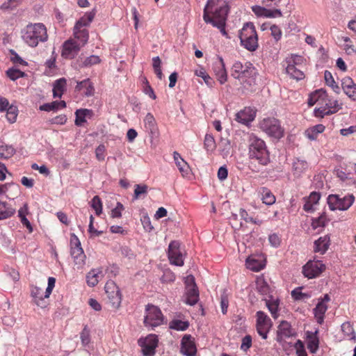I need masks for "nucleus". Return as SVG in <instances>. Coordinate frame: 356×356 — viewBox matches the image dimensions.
I'll list each match as a JSON object with an SVG mask.
<instances>
[{
    "label": "nucleus",
    "mask_w": 356,
    "mask_h": 356,
    "mask_svg": "<svg viewBox=\"0 0 356 356\" xmlns=\"http://www.w3.org/2000/svg\"><path fill=\"white\" fill-rule=\"evenodd\" d=\"M81 45L72 40L65 41L63 45L61 56L67 59L74 58L79 51Z\"/></svg>",
    "instance_id": "nucleus-16"
},
{
    "label": "nucleus",
    "mask_w": 356,
    "mask_h": 356,
    "mask_svg": "<svg viewBox=\"0 0 356 356\" xmlns=\"http://www.w3.org/2000/svg\"><path fill=\"white\" fill-rule=\"evenodd\" d=\"M6 74L13 81L23 77L25 75L24 72L15 68L8 69L6 72Z\"/></svg>",
    "instance_id": "nucleus-52"
},
{
    "label": "nucleus",
    "mask_w": 356,
    "mask_h": 356,
    "mask_svg": "<svg viewBox=\"0 0 356 356\" xmlns=\"http://www.w3.org/2000/svg\"><path fill=\"white\" fill-rule=\"evenodd\" d=\"M228 12V3L225 0H209L204 8L203 19L226 35L225 26Z\"/></svg>",
    "instance_id": "nucleus-1"
},
{
    "label": "nucleus",
    "mask_w": 356,
    "mask_h": 356,
    "mask_svg": "<svg viewBox=\"0 0 356 356\" xmlns=\"http://www.w3.org/2000/svg\"><path fill=\"white\" fill-rule=\"evenodd\" d=\"M280 300L277 298L270 296L268 299L266 300V305L268 308L273 318H277V312L278 309Z\"/></svg>",
    "instance_id": "nucleus-41"
},
{
    "label": "nucleus",
    "mask_w": 356,
    "mask_h": 356,
    "mask_svg": "<svg viewBox=\"0 0 356 356\" xmlns=\"http://www.w3.org/2000/svg\"><path fill=\"white\" fill-rule=\"evenodd\" d=\"M109 303L113 308H118L121 303L120 291H106Z\"/></svg>",
    "instance_id": "nucleus-34"
},
{
    "label": "nucleus",
    "mask_w": 356,
    "mask_h": 356,
    "mask_svg": "<svg viewBox=\"0 0 356 356\" xmlns=\"http://www.w3.org/2000/svg\"><path fill=\"white\" fill-rule=\"evenodd\" d=\"M179 248V242L177 241H172L168 246V259L172 264L182 266L184 265V259Z\"/></svg>",
    "instance_id": "nucleus-13"
},
{
    "label": "nucleus",
    "mask_w": 356,
    "mask_h": 356,
    "mask_svg": "<svg viewBox=\"0 0 356 356\" xmlns=\"http://www.w3.org/2000/svg\"><path fill=\"white\" fill-rule=\"evenodd\" d=\"M326 97H327V94L325 90L323 89L316 90L310 94L307 102L308 105L312 106L316 103L323 104Z\"/></svg>",
    "instance_id": "nucleus-25"
},
{
    "label": "nucleus",
    "mask_w": 356,
    "mask_h": 356,
    "mask_svg": "<svg viewBox=\"0 0 356 356\" xmlns=\"http://www.w3.org/2000/svg\"><path fill=\"white\" fill-rule=\"evenodd\" d=\"M249 157L252 160L257 161L263 165H267L270 161L269 153L265 142L256 136H251L250 138Z\"/></svg>",
    "instance_id": "nucleus-3"
},
{
    "label": "nucleus",
    "mask_w": 356,
    "mask_h": 356,
    "mask_svg": "<svg viewBox=\"0 0 356 356\" xmlns=\"http://www.w3.org/2000/svg\"><path fill=\"white\" fill-rule=\"evenodd\" d=\"M291 296L296 300H302L309 298L310 295L302 291H291Z\"/></svg>",
    "instance_id": "nucleus-58"
},
{
    "label": "nucleus",
    "mask_w": 356,
    "mask_h": 356,
    "mask_svg": "<svg viewBox=\"0 0 356 356\" xmlns=\"http://www.w3.org/2000/svg\"><path fill=\"white\" fill-rule=\"evenodd\" d=\"M204 148L207 151H213L216 148L215 140L212 135L206 134L204 140Z\"/></svg>",
    "instance_id": "nucleus-48"
},
{
    "label": "nucleus",
    "mask_w": 356,
    "mask_h": 356,
    "mask_svg": "<svg viewBox=\"0 0 356 356\" xmlns=\"http://www.w3.org/2000/svg\"><path fill=\"white\" fill-rule=\"evenodd\" d=\"M95 13L92 10L89 13H86L81 18H80L76 23L75 26L76 29L83 28L90 24V23L93 20L95 17Z\"/></svg>",
    "instance_id": "nucleus-39"
},
{
    "label": "nucleus",
    "mask_w": 356,
    "mask_h": 356,
    "mask_svg": "<svg viewBox=\"0 0 356 356\" xmlns=\"http://www.w3.org/2000/svg\"><path fill=\"white\" fill-rule=\"evenodd\" d=\"M106 147L104 145H99L95 149V156L98 161H102L105 159Z\"/></svg>",
    "instance_id": "nucleus-59"
},
{
    "label": "nucleus",
    "mask_w": 356,
    "mask_h": 356,
    "mask_svg": "<svg viewBox=\"0 0 356 356\" xmlns=\"http://www.w3.org/2000/svg\"><path fill=\"white\" fill-rule=\"evenodd\" d=\"M67 81L65 78H60L53 84V96L54 98H60L66 90Z\"/></svg>",
    "instance_id": "nucleus-32"
},
{
    "label": "nucleus",
    "mask_w": 356,
    "mask_h": 356,
    "mask_svg": "<svg viewBox=\"0 0 356 356\" xmlns=\"http://www.w3.org/2000/svg\"><path fill=\"white\" fill-rule=\"evenodd\" d=\"M256 289H269V284L268 281L264 278V276L258 277L256 279Z\"/></svg>",
    "instance_id": "nucleus-54"
},
{
    "label": "nucleus",
    "mask_w": 356,
    "mask_h": 356,
    "mask_svg": "<svg viewBox=\"0 0 356 356\" xmlns=\"http://www.w3.org/2000/svg\"><path fill=\"white\" fill-rule=\"evenodd\" d=\"M199 300L198 291H188L184 296V302L189 305H195Z\"/></svg>",
    "instance_id": "nucleus-43"
},
{
    "label": "nucleus",
    "mask_w": 356,
    "mask_h": 356,
    "mask_svg": "<svg viewBox=\"0 0 356 356\" xmlns=\"http://www.w3.org/2000/svg\"><path fill=\"white\" fill-rule=\"evenodd\" d=\"M256 316L257 332L263 339H267L268 333L272 325L271 320L261 311L257 312Z\"/></svg>",
    "instance_id": "nucleus-11"
},
{
    "label": "nucleus",
    "mask_w": 356,
    "mask_h": 356,
    "mask_svg": "<svg viewBox=\"0 0 356 356\" xmlns=\"http://www.w3.org/2000/svg\"><path fill=\"white\" fill-rule=\"evenodd\" d=\"M71 256L72 257L76 265L82 266L85 263L86 254L81 245V242L78 237L74 234H71Z\"/></svg>",
    "instance_id": "nucleus-9"
},
{
    "label": "nucleus",
    "mask_w": 356,
    "mask_h": 356,
    "mask_svg": "<svg viewBox=\"0 0 356 356\" xmlns=\"http://www.w3.org/2000/svg\"><path fill=\"white\" fill-rule=\"evenodd\" d=\"M325 270V265L320 260L309 261L302 267V273L309 279L319 276Z\"/></svg>",
    "instance_id": "nucleus-10"
},
{
    "label": "nucleus",
    "mask_w": 356,
    "mask_h": 356,
    "mask_svg": "<svg viewBox=\"0 0 356 356\" xmlns=\"http://www.w3.org/2000/svg\"><path fill=\"white\" fill-rule=\"evenodd\" d=\"M91 207L95 211L97 215H99L102 211V201L98 195H95L91 201Z\"/></svg>",
    "instance_id": "nucleus-49"
},
{
    "label": "nucleus",
    "mask_w": 356,
    "mask_h": 356,
    "mask_svg": "<svg viewBox=\"0 0 356 356\" xmlns=\"http://www.w3.org/2000/svg\"><path fill=\"white\" fill-rule=\"evenodd\" d=\"M262 201L267 205H272L275 202V197L270 191L265 188L263 191Z\"/></svg>",
    "instance_id": "nucleus-47"
},
{
    "label": "nucleus",
    "mask_w": 356,
    "mask_h": 356,
    "mask_svg": "<svg viewBox=\"0 0 356 356\" xmlns=\"http://www.w3.org/2000/svg\"><path fill=\"white\" fill-rule=\"evenodd\" d=\"M245 265L248 269L258 272L265 267V258L261 254L250 255L246 259Z\"/></svg>",
    "instance_id": "nucleus-17"
},
{
    "label": "nucleus",
    "mask_w": 356,
    "mask_h": 356,
    "mask_svg": "<svg viewBox=\"0 0 356 356\" xmlns=\"http://www.w3.org/2000/svg\"><path fill=\"white\" fill-rule=\"evenodd\" d=\"M101 62V59L98 56L91 55L84 59L82 63L80 65L81 67H90L94 65L99 64Z\"/></svg>",
    "instance_id": "nucleus-46"
},
{
    "label": "nucleus",
    "mask_w": 356,
    "mask_h": 356,
    "mask_svg": "<svg viewBox=\"0 0 356 356\" xmlns=\"http://www.w3.org/2000/svg\"><path fill=\"white\" fill-rule=\"evenodd\" d=\"M181 352L186 356H195L196 347L190 334H185L181 339Z\"/></svg>",
    "instance_id": "nucleus-20"
},
{
    "label": "nucleus",
    "mask_w": 356,
    "mask_h": 356,
    "mask_svg": "<svg viewBox=\"0 0 356 356\" xmlns=\"http://www.w3.org/2000/svg\"><path fill=\"white\" fill-rule=\"evenodd\" d=\"M341 330L347 339L356 341V334L349 322H345L341 325Z\"/></svg>",
    "instance_id": "nucleus-42"
},
{
    "label": "nucleus",
    "mask_w": 356,
    "mask_h": 356,
    "mask_svg": "<svg viewBox=\"0 0 356 356\" xmlns=\"http://www.w3.org/2000/svg\"><path fill=\"white\" fill-rule=\"evenodd\" d=\"M189 326L187 321L173 320L170 323V328L177 331H184Z\"/></svg>",
    "instance_id": "nucleus-45"
},
{
    "label": "nucleus",
    "mask_w": 356,
    "mask_h": 356,
    "mask_svg": "<svg viewBox=\"0 0 356 356\" xmlns=\"http://www.w3.org/2000/svg\"><path fill=\"white\" fill-rule=\"evenodd\" d=\"M355 197L353 195H348L340 197L339 195H330L327 198V204L330 210L337 209L345 211L349 209L353 204Z\"/></svg>",
    "instance_id": "nucleus-5"
},
{
    "label": "nucleus",
    "mask_w": 356,
    "mask_h": 356,
    "mask_svg": "<svg viewBox=\"0 0 356 356\" xmlns=\"http://www.w3.org/2000/svg\"><path fill=\"white\" fill-rule=\"evenodd\" d=\"M256 74V70L250 63L243 65L239 61H236L231 69V76L238 79L241 83H248L251 85L253 76Z\"/></svg>",
    "instance_id": "nucleus-4"
},
{
    "label": "nucleus",
    "mask_w": 356,
    "mask_h": 356,
    "mask_svg": "<svg viewBox=\"0 0 356 356\" xmlns=\"http://www.w3.org/2000/svg\"><path fill=\"white\" fill-rule=\"evenodd\" d=\"M260 128L268 136L275 138H280L284 134L278 120L275 118H266L260 122Z\"/></svg>",
    "instance_id": "nucleus-7"
},
{
    "label": "nucleus",
    "mask_w": 356,
    "mask_h": 356,
    "mask_svg": "<svg viewBox=\"0 0 356 356\" xmlns=\"http://www.w3.org/2000/svg\"><path fill=\"white\" fill-rule=\"evenodd\" d=\"M148 186L145 184H136L134 189V199H138L142 195L147 193Z\"/></svg>",
    "instance_id": "nucleus-50"
},
{
    "label": "nucleus",
    "mask_w": 356,
    "mask_h": 356,
    "mask_svg": "<svg viewBox=\"0 0 356 356\" xmlns=\"http://www.w3.org/2000/svg\"><path fill=\"white\" fill-rule=\"evenodd\" d=\"M22 38L29 46L35 47L47 40V29L42 23L29 24L22 31Z\"/></svg>",
    "instance_id": "nucleus-2"
},
{
    "label": "nucleus",
    "mask_w": 356,
    "mask_h": 356,
    "mask_svg": "<svg viewBox=\"0 0 356 356\" xmlns=\"http://www.w3.org/2000/svg\"><path fill=\"white\" fill-rule=\"evenodd\" d=\"M293 335L291 325L287 321H282L277 329V339L282 340L284 338L290 337Z\"/></svg>",
    "instance_id": "nucleus-29"
},
{
    "label": "nucleus",
    "mask_w": 356,
    "mask_h": 356,
    "mask_svg": "<svg viewBox=\"0 0 356 356\" xmlns=\"http://www.w3.org/2000/svg\"><path fill=\"white\" fill-rule=\"evenodd\" d=\"M296 348L297 356H307V354L304 348L303 343L301 341L298 340L295 345Z\"/></svg>",
    "instance_id": "nucleus-64"
},
{
    "label": "nucleus",
    "mask_w": 356,
    "mask_h": 356,
    "mask_svg": "<svg viewBox=\"0 0 356 356\" xmlns=\"http://www.w3.org/2000/svg\"><path fill=\"white\" fill-rule=\"evenodd\" d=\"M103 273L100 268L92 269L87 275L86 280L90 287H94L102 278Z\"/></svg>",
    "instance_id": "nucleus-28"
},
{
    "label": "nucleus",
    "mask_w": 356,
    "mask_h": 356,
    "mask_svg": "<svg viewBox=\"0 0 356 356\" xmlns=\"http://www.w3.org/2000/svg\"><path fill=\"white\" fill-rule=\"evenodd\" d=\"M252 338L250 335L245 336L242 339V343L241 345V349L246 351L251 347Z\"/></svg>",
    "instance_id": "nucleus-62"
},
{
    "label": "nucleus",
    "mask_w": 356,
    "mask_h": 356,
    "mask_svg": "<svg viewBox=\"0 0 356 356\" xmlns=\"http://www.w3.org/2000/svg\"><path fill=\"white\" fill-rule=\"evenodd\" d=\"M138 344L142 348L144 356H153L155 354V349L158 345V338L155 334H149L144 339L138 340Z\"/></svg>",
    "instance_id": "nucleus-12"
},
{
    "label": "nucleus",
    "mask_w": 356,
    "mask_h": 356,
    "mask_svg": "<svg viewBox=\"0 0 356 356\" xmlns=\"http://www.w3.org/2000/svg\"><path fill=\"white\" fill-rule=\"evenodd\" d=\"M15 211V209L8 202L0 200V220L10 218Z\"/></svg>",
    "instance_id": "nucleus-30"
},
{
    "label": "nucleus",
    "mask_w": 356,
    "mask_h": 356,
    "mask_svg": "<svg viewBox=\"0 0 356 356\" xmlns=\"http://www.w3.org/2000/svg\"><path fill=\"white\" fill-rule=\"evenodd\" d=\"M330 243V238L328 235L320 237L314 242V252L323 254L327 250Z\"/></svg>",
    "instance_id": "nucleus-26"
},
{
    "label": "nucleus",
    "mask_w": 356,
    "mask_h": 356,
    "mask_svg": "<svg viewBox=\"0 0 356 356\" xmlns=\"http://www.w3.org/2000/svg\"><path fill=\"white\" fill-rule=\"evenodd\" d=\"M323 104L325 105L324 107L315 109L314 113L316 116L323 117L324 115L333 114L341 108V104H339L337 100L327 99V97H326Z\"/></svg>",
    "instance_id": "nucleus-14"
},
{
    "label": "nucleus",
    "mask_w": 356,
    "mask_h": 356,
    "mask_svg": "<svg viewBox=\"0 0 356 356\" xmlns=\"http://www.w3.org/2000/svg\"><path fill=\"white\" fill-rule=\"evenodd\" d=\"M52 291H32L31 297L34 303L41 308L49 304V298Z\"/></svg>",
    "instance_id": "nucleus-21"
},
{
    "label": "nucleus",
    "mask_w": 356,
    "mask_h": 356,
    "mask_svg": "<svg viewBox=\"0 0 356 356\" xmlns=\"http://www.w3.org/2000/svg\"><path fill=\"white\" fill-rule=\"evenodd\" d=\"M145 311L144 324L146 327H154L163 323V316L159 307L153 305H147Z\"/></svg>",
    "instance_id": "nucleus-6"
},
{
    "label": "nucleus",
    "mask_w": 356,
    "mask_h": 356,
    "mask_svg": "<svg viewBox=\"0 0 356 356\" xmlns=\"http://www.w3.org/2000/svg\"><path fill=\"white\" fill-rule=\"evenodd\" d=\"M342 88L344 92L353 100L356 99V84L350 77L342 79Z\"/></svg>",
    "instance_id": "nucleus-23"
},
{
    "label": "nucleus",
    "mask_w": 356,
    "mask_h": 356,
    "mask_svg": "<svg viewBox=\"0 0 356 356\" xmlns=\"http://www.w3.org/2000/svg\"><path fill=\"white\" fill-rule=\"evenodd\" d=\"M173 158L175 164L178 168L179 172H181V175L184 177H187L191 172L189 165L181 158V155L177 152H174Z\"/></svg>",
    "instance_id": "nucleus-24"
},
{
    "label": "nucleus",
    "mask_w": 356,
    "mask_h": 356,
    "mask_svg": "<svg viewBox=\"0 0 356 356\" xmlns=\"http://www.w3.org/2000/svg\"><path fill=\"white\" fill-rule=\"evenodd\" d=\"M270 31L272 36L276 41H278L282 37V31L277 25H273L270 26Z\"/></svg>",
    "instance_id": "nucleus-63"
},
{
    "label": "nucleus",
    "mask_w": 356,
    "mask_h": 356,
    "mask_svg": "<svg viewBox=\"0 0 356 356\" xmlns=\"http://www.w3.org/2000/svg\"><path fill=\"white\" fill-rule=\"evenodd\" d=\"M308 168V164L306 161L296 159L293 163V174L296 176H300Z\"/></svg>",
    "instance_id": "nucleus-37"
},
{
    "label": "nucleus",
    "mask_w": 356,
    "mask_h": 356,
    "mask_svg": "<svg viewBox=\"0 0 356 356\" xmlns=\"http://www.w3.org/2000/svg\"><path fill=\"white\" fill-rule=\"evenodd\" d=\"M74 37L79 40L81 43V46H83L88 40V31L84 28L76 29V26L74 27Z\"/></svg>",
    "instance_id": "nucleus-40"
},
{
    "label": "nucleus",
    "mask_w": 356,
    "mask_h": 356,
    "mask_svg": "<svg viewBox=\"0 0 356 356\" xmlns=\"http://www.w3.org/2000/svg\"><path fill=\"white\" fill-rule=\"evenodd\" d=\"M83 88L86 89L84 94L86 97H91L95 93V88L89 79L81 81H78L75 88L76 90L81 91Z\"/></svg>",
    "instance_id": "nucleus-31"
},
{
    "label": "nucleus",
    "mask_w": 356,
    "mask_h": 356,
    "mask_svg": "<svg viewBox=\"0 0 356 356\" xmlns=\"http://www.w3.org/2000/svg\"><path fill=\"white\" fill-rule=\"evenodd\" d=\"M239 214H240L241 218L242 219H243L246 222H252L254 224L259 225H260L262 223L261 220L254 219L252 217H250L248 216V212L243 209H240Z\"/></svg>",
    "instance_id": "nucleus-51"
},
{
    "label": "nucleus",
    "mask_w": 356,
    "mask_h": 356,
    "mask_svg": "<svg viewBox=\"0 0 356 356\" xmlns=\"http://www.w3.org/2000/svg\"><path fill=\"white\" fill-rule=\"evenodd\" d=\"M0 111H6V118L10 123L16 122L18 115V108L16 106L10 105L8 100L0 96Z\"/></svg>",
    "instance_id": "nucleus-15"
},
{
    "label": "nucleus",
    "mask_w": 356,
    "mask_h": 356,
    "mask_svg": "<svg viewBox=\"0 0 356 356\" xmlns=\"http://www.w3.org/2000/svg\"><path fill=\"white\" fill-rule=\"evenodd\" d=\"M184 284L186 289H197L195 277L192 275H189L184 278Z\"/></svg>",
    "instance_id": "nucleus-55"
},
{
    "label": "nucleus",
    "mask_w": 356,
    "mask_h": 356,
    "mask_svg": "<svg viewBox=\"0 0 356 356\" xmlns=\"http://www.w3.org/2000/svg\"><path fill=\"white\" fill-rule=\"evenodd\" d=\"M240 40L241 45L250 51H254L258 47L257 35L247 38H240Z\"/></svg>",
    "instance_id": "nucleus-33"
},
{
    "label": "nucleus",
    "mask_w": 356,
    "mask_h": 356,
    "mask_svg": "<svg viewBox=\"0 0 356 356\" xmlns=\"http://www.w3.org/2000/svg\"><path fill=\"white\" fill-rule=\"evenodd\" d=\"M143 83H145L143 92L152 99H155L156 98V96L154 92L153 88L149 84V82L146 78H144Z\"/></svg>",
    "instance_id": "nucleus-56"
},
{
    "label": "nucleus",
    "mask_w": 356,
    "mask_h": 356,
    "mask_svg": "<svg viewBox=\"0 0 356 356\" xmlns=\"http://www.w3.org/2000/svg\"><path fill=\"white\" fill-rule=\"evenodd\" d=\"M307 348L312 353H315L318 348V339L316 337H312L307 343Z\"/></svg>",
    "instance_id": "nucleus-57"
},
{
    "label": "nucleus",
    "mask_w": 356,
    "mask_h": 356,
    "mask_svg": "<svg viewBox=\"0 0 356 356\" xmlns=\"http://www.w3.org/2000/svg\"><path fill=\"white\" fill-rule=\"evenodd\" d=\"M255 118V111L250 107H245L236 114L235 120L243 124H248Z\"/></svg>",
    "instance_id": "nucleus-22"
},
{
    "label": "nucleus",
    "mask_w": 356,
    "mask_h": 356,
    "mask_svg": "<svg viewBox=\"0 0 356 356\" xmlns=\"http://www.w3.org/2000/svg\"><path fill=\"white\" fill-rule=\"evenodd\" d=\"M15 153V149L12 145H0V157L2 159H9Z\"/></svg>",
    "instance_id": "nucleus-44"
},
{
    "label": "nucleus",
    "mask_w": 356,
    "mask_h": 356,
    "mask_svg": "<svg viewBox=\"0 0 356 356\" xmlns=\"http://www.w3.org/2000/svg\"><path fill=\"white\" fill-rule=\"evenodd\" d=\"M327 221L328 220L325 213H322L319 217L313 220L312 226L314 229L320 227H324Z\"/></svg>",
    "instance_id": "nucleus-53"
},
{
    "label": "nucleus",
    "mask_w": 356,
    "mask_h": 356,
    "mask_svg": "<svg viewBox=\"0 0 356 356\" xmlns=\"http://www.w3.org/2000/svg\"><path fill=\"white\" fill-rule=\"evenodd\" d=\"M325 130V126L323 124H317L305 131V136L311 140H316L317 136Z\"/></svg>",
    "instance_id": "nucleus-36"
},
{
    "label": "nucleus",
    "mask_w": 356,
    "mask_h": 356,
    "mask_svg": "<svg viewBox=\"0 0 356 356\" xmlns=\"http://www.w3.org/2000/svg\"><path fill=\"white\" fill-rule=\"evenodd\" d=\"M302 58L300 56H291L286 58L285 62L286 63V72L293 79L296 80H302L305 78L303 72L297 66L302 62Z\"/></svg>",
    "instance_id": "nucleus-8"
},
{
    "label": "nucleus",
    "mask_w": 356,
    "mask_h": 356,
    "mask_svg": "<svg viewBox=\"0 0 356 356\" xmlns=\"http://www.w3.org/2000/svg\"><path fill=\"white\" fill-rule=\"evenodd\" d=\"M22 1V0H8V1L4 2L1 6V9H2V10L12 9V8L16 7Z\"/></svg>",
    "instance_id": "nucleus-61"
},
{
    "label": "nucleus",
    "mask_w": 356,
    "mask_h": 356,
    "mask_svg": "<svg viewBox=\"0 0 356 356\" xmlns=\"http://www.w3.org/2000/svg\"><path fill=\"white\" fill-rule=\"evenodd\" d=\"M257 34L254 26L252 22L245 23L239 33V38H247Z\"/></svg>",
    "instance_id": "nucleus-35"
},
{
    "label": "nucleus",
    "mask_w": 356,
    "mask_h": 356,
    "mask_svg": "<svg viewBox=\"0 0 356 356\" xmlns=\"http://www.w3.org/2000/svg\"><path fill=\"white\" fill-rule=\"evenodd\" d=\"M213 70L217 79L221 84L227 81V74L223 59L221 56H217L216 60L213 63Z\"/></svg>",
    "instance_id": "nucleus-18"
},
{
    "label": "nucleus",
    "mask_w": 356,
    "mask_h": 356,
    "mask_svg": "<svg viewBox=\"0 0 356 356\" xmlns=\"http://www.w3.org/2000/svg\"><path fill=\"white\" fill-rule=\"evenodd\" d=\"M92 113V111L86 108L76 110L75 112V124L76 126H81L82 124L86 122V118L91 116Z\"/></svg>",
    "instance_id": "nucleus-38"
},
{
    "label": "nucleus",
    "mask_w": 356,
    "mask_h": 356,
    "mask_svg": "<svg viewBox=\"0 0 356 356\" xmlns=\"http://www.w3.org/2000/svg\"><path fill=\"white\" fill-rule=\"evenodd\" d=\"M11 54V60L14 63L27 65V62L24 60L13 49L10 50Z\"/></svg>",
    "instance_id": "nucleus-60"
},
{
    "label": "nucleus",
    "mask_w": 356,
    "mask_h": 356,
    "mask_svg": "<svg viewBox=\"0 0 356 356\" xmlns=\"http://www.w3.org/2000/svg\"><path fill=\"white\" fill-rule=\"evenodd\" d=\"M330 297L325 294L323 298L319 300L316 307L314 309V313L316 321L319 324H322L324 321V314L327 309V303L330 301Z\"/></svg>",
    "instance_id": "nucleus-19"
},
{
    "label": "nucleus",
    "mask_w": 356,
    "mask_h": 356,
    "mask_svg": "<svg viewBox=\"0 0 356 356\" xmlns=\"http://www.w3.org/2000/svg\"><path fill=\"white\" fill-rule=\"evenodd\" d=\"M145 129L149 131L152 137L156 136L158 134V129L154 117L150 113H148L144 119Z\"/></svg>",
    "instance_id": "nucleus-27"
}]
</instances>
